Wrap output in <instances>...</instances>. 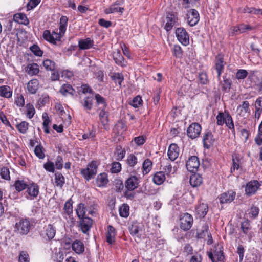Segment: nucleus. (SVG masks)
<instances>
[{"label": "nucleus", "mask_w": 262, "mask_h": 262, "mask_svg": "<svg viewBox=\"0 0 262 262\" xmlns=\"http://www.w3.org/2000/svg\"><path fill=\"white\" fill-rule=\"evenodd\" d=\"M216 124L222 126L224 123L233 133L235 132L234 125L231 116L228 112H220L216 116Z\"/></svg>", "instance_id": "obj_1"}, {"label": "nucleus", "mask_w": 262, "mask_h": 262, "mask_svg": "<svg viewBox=\"0 0 262 262\" xmlns=\"http://www.w3.org/2000/svg\"><path fill=\"white\" fill-rule=\"evenodd\" d=\"M98 166L97 162L93 161L88 165L86 168L81 170V173L87 181H89L96 174Z\"/></svg>", "instance_id": "obj_2"}, {"label": "nucleus", "mask_w": 262, "mask_h": 262, "mask_svg": "<svg viewBox=\"0 0 262 262\" xmlns=\"http://www.w3.org/2000/svg\"><path fill=\"white\" fill-rule=\"evenodd\" d=\"M15 229L22 235L27 234L31 229V224L28 219H21L15 224Z\"/></svg>", "instance_id": "obj_3"}, {"label": "nucleus", "mask_w": 262, "mask_h": 262, "mask_svg": "<svg viewBox=\"0 0 262 262\" xmlns=\"http://www.w3.org/2000/svg\"><path fill=\"white\" fill-rule=\"evenodd\" d=\"M180 221V228L184 231L189 230L191 228L193 222V217L188 213L182 214Z\"/></svg>", "instance_id": "obj_4"}, {"label": "nucleus", "mask_w": 262, "mask_h": 262, "mask_svg": "<svg viewBox=\"0 0 262 262\" xmlns=\"http://www.w3.org/2000/svg\"><path fill=\"white\" fill-rule=\"evenodd\" d=\"M176 35L179 41L184 46L189 44V36L184 28H178L176 30Z\"/></svg>", "instance_id": "obj_5"}, {"label": "nucleus", "mask_w": 262, "mask_h": 262, "mask_svg": "<svg viewBox=\"0 0 262 262\" xmlns=\"http://www.w3.org/2000/svg\"><path fill=\"white\" fill-rule=\"evenodd\" d=\"M39 193V186L32 183L28 184L26 191V198L28 200H33L37 198Z\"/></svg>", "instance_id": "obj_6"}, {"label": "nucleus", "mask_w": 262, "mask_h": 262, "mask_svg": "<svg viewBox=\"0 0 262 262\" xmlns=\"http://www.w3.org/2000/svg\"><path fill=\"white\" fill-rule=\"evenodd\" d=\"M55 234V227H54L53 225L50 224L45 225L40 233L42 237L49 240L53 239L54 237Z\"/></svg>", "instance_id": "obj_7"}, {"label": "nucleus", "mask_w": 262, "mask_h": 262, "mask_svg": "<svg viewBox=\"0 0 262 262\" xmlns=\"http://www.w3.org/2000/svg\"><path fill=\"white\" fill-rule=\"evenodd\" d=\"M200 165L199 158L196 156H192L187 161L186 166L189 171L194 172L198 171Z\"/></svg>", "instance_id": "obj_8"}, {"label": "nucleus", "mask_w": 262, "mask_h": 262, "mask_svg": "<svg viewBox=\"0 0 262 262\" xmlns=\"http://www.w3.org/2000/svg\"><path fill=\"white\" fill-rule=\"evenodd\" d=\"M201 130V126L199 123H193L189 125L187 129V135L191 139H195L199 136Z\"/></svg>", "instance_id": "obj_9"}, {"label": "nucleus", "mask_w": 262, "mask_h": 262, "mask_svg": "<svg viewBox=\"0 0 262 262\" xmlns=\"http://www.w3.org/2000/svg\"><path fill=\"white\" fill-rule=\"evenodd\" d=\"M79 219V227L81 231L84 233H88L92 226L93 220L88 217H84Z\"/></svg>", "instance_id": "obj_10"}, {"label": "nucleus", "mask_w": 262, "mask_h": 262, "mask_svg": "<svg viewBox=\"0 0 262 262\" xmlns=\"http://www.w3.org/2000/svg\"><path fill=\"white\" fill-rule=\"evenodd\" d=\"M187 16L188 23L190 26H195L199 21V14L195 9H192L188 11Z\"/></svg>", "instance_id": "obj_11"}, {"label": "nucleus", "mask_w": 262, "mask_h": 262, "mask_svg": "<svg viewBox=\"0 0 262 262\" xmlns=\"http://www.w3.org/2000/svg\"><path fill=\"white\" fill-rule=\"evenodd\" d=\"M260 186L259 182L256 180L251 181L248 182L245 187V192L248 195H251L255 193Z\"/></svg>", "instance_id": "obj_12"}, {"label": "nucleus", "mask_w": 262, "mask_h": 262, "mask_svg": "<svg viewBox=\"0 0 262 262\" xmlns=\"http://www.w3.org/2000/svg\"><path fill=\"white\" fill-rule=\"evenodd\" d=\"M236 196V192L232 190H229L220 195L219 199L221 204L230 203L232 202Z\"/></svg>", "instance_id": "obj_13"}, {"label": "nucleus", "mask_w": 262, "mask_h": 262, "mask_svg": "<svg viewBox=\"0 0 262 262\" xmlns=\"http://www.w3.org/2000/svg\"><path fill=\"white\" fill-rule=\"evenodd\" d=\"M121 5L120 2L116 1L113 3L108 8L104 9V13L108 14L111 13H119L122 14L124 10L123 7H120L119 6Z\"/></svg>", "instance_id": "obj_14"}, {"label": "nucleus", "mask_w": 262, "mask_h": 262, "mask_svg": "<svg viewBox=\"0 0 262 262\" xmlns=\"http://www.w3.org/2000/svg\"><path fill=\"white\" fill-rule=\"evenodd\" d=\"M249 80L253 83V85L257 86L258 90H262V78H259L256 75V72L250 71L248 75Z\"/></svg>", "instance_id": "obj_15"}, {"label": "nucleus", "mask_w": 262, "mask_h": 262, "mask_svg": "<svg viewBox=\"0 0 262 262\" xmlns=\"http://www.w3.org/2000/svg\"><path fill=\"white\" fill-rule=\"evenodd\" d=\"M177 21V18L174 14L168 13L165 20L166 24L164 26V29L167 31H170L176 24Z\"/></svg>", "instance_id": "obj_16"}, {"label": "nucleus", "mask_w": 262, "mask_h": 262, "mask_svg": "<svg viewBox=\"0 0 262 262\" xmlns=\"http://www.w3.org/2000/svg\"><path fill=\"white\" fill-rule=\"evenodd\" d=\"M139 180L135 176H131L128 178L125 183V187L128 190L133 191L138 187Z\"/></svg>", "instance_id": "obj_17"}, {"label": "nucleus", "mask_w": 262, "mask_h": 262, "mask_svg": "<svg viewBox=\"0 0 262 262\" xmlns=\"http://www.w3.org/2000/svg\"><path fill=\"white\" fill-rule=\"evenodd\" d=\"M214 139L212 133L210 131H207L205 133L203 137V142L204 147L205 148H209L213 144Z\"/></svg>", "instance_id": "obj_18"}, {"label": "nucleus", "mask_w": 262, "mask_h": 262, "mask_svg": "<svg viewBox=\"0 0 262 262\" xmlns=\"http://www.w3.org/2000/svg\"><path fill=\"white\" fill-rule=\"evenodd\" d=\"M179 148L176 144H171L169 146L167 155L169 159L174 161L179 156Z\"/></svg>", "instance_id": "obj_19"}, {"label": "nucleus", "mask_w": 262, "mask_h": 262, "mask_svg": "<svg viewBox=\"0 0 262 262\" xmlns=\"http://www.w3.org/2000/svg\"><path fill=\"white\" fill-rule=\"evenodd\" d=\"M208 211V207L207 204L200 203L195 208V212L198 216L200 218H203L206 215Z\"/></svg>", "instance_id": "obj_20"}, {"label": "nucleus", "mask_w": 262, "mask_h": 262, "mask_svg": "<svg viewBox=\"0 0 262 262\" xmlns=\"http://www.w3.org/2000/svg\"><path fill=\"white\" fill-rule=\"evenodd\" d=\"M116 232L115 229L111 225L107 227V232L106 234V242L110 244H113L116 239Z\"/></svg>", "instance_id": "obj_21"}, {"label": "nucleus", "mask_w": 262, "mask_h": 262, "mask_svg": "<svg viewBox=\"0 0 262 262\" xmlns=\"http://www.w3.org/2000/svg\"><path fill=\"white\" fill-rule=\"evenodd\" d=\"M129 230L133 236L139 237V232L142 230L141 225L137 222H133L129 227Z\"/></svg>", "instance_id": "obj_22"}, {"label": "nucleus", "mask_w": 262, "mask_h": 262, "mask_svg": "<svg viewBox=\"0 0 262 262\" xmlns=\"http://www.w3.org/2000/svg\"><path fill=\"white\" fill-rule=\"evenodd\" d=\"M94 41L90 38L81 39L78 41V47L81 50L89 49L93 47Z\"/></svg>", "instance_id": "obj_23"}, {"label": "nucleus", "mask_w": 262, "mask_h": 262, "mask_svg": "<svg viewBox=\"0 0 262 262\" xmlns=\"http://www.w3.org/2000/svg\"><path fill=\"white\" fill-rule=\"evenodd\" d=\"M72 248L77 254L82 253L84 251V246L82 242L80 240H75L72 243Z\"/></svg>", "instance_id": "obj_24"}, {"label": "nucleus", "mask_w": 262, "mask_h": 262, "mask_svg": "<svg viewBox=\"0 0 262 262\" xmlns=\"http://www.w3.org/2000/svg\"><path fill=\"white\" fill-rule=\"evenodd\" d=\"M39 81L36 79L30 80L27 84L28 92L32 94H35L38 89Z\"/></svg>", "instance_id": "obj_25"}, {"label": "nucleus", "mask_w": 262, "mask_h": 262, "mask_svg": "<svg viewBox=\"0 0 262 262\" xmlns=\"http://www.w3.org/2000/svg\"><path fill=\"white\" fill-rule=\"evenodd\" d=\"M189 182L193 187H197L202 183L203 179L201 175L195 173L190 177Z\"/></svg>", "instance_id": "obj_26"}, {"label": "nucleus", "mask_w": 262, "mask_h": 262, "mask_svg": "<svg viewBox=\"0 0 262 262\" xmlns=\"http://www.w3.org/2000/svg\"><path fill=\"white\" fill-rule=\"evenodd\" d=\"M96 182L98 187L105 186L108 182L107 174L106 173H102L98 175Z\"/></svg>", "instance_id": "obj_27"}, {"label": "nucleus", "mask_w": 262, "mask_h": 262, "mask_svg": "<svg viewBox=\"0 0 262 262\" xmlns=\"http://www.w3.org/2000/svg\"><path fill=\"white\" fill-rule=\"evenodd\" d=\"M105 108H102L99 113V118L105 130L109 128L108 125V114L107 113L104 111Z\"/></svg>", "instance_id": "obj_28"}, {"label": "nucleus", "mask_w": 262, "mask_h": 262, "mask_svg": "<svg viewBox=\"0 0 262 262\" xmlns=\"http://www.w3.org/2000/svg\"><path fill=\"white\" fill-rule=\"evenodd\" d=\"M165 179V174L164 173V172L159 171L154 174L152 180L155 184L159 185L163 184Z\"/></svg>", "instance_id": "obj_29"}, {"label": "nucleus", "mask_w": 262, "mask_h": 262, "mask_svg": "<svg viewBox=\"0 0 262 262\" xmlns=\"http://www.w3.org/2000/svg\"><path fill=\"white\" fill-rule=\"evenodd\" d=\"M0 96L6 98H10L12 96V91L10 86L8 85H2L0 86Z\"/></svg>", "instance_id": "obj_30"}, {"label": "nucleus", "mask_w": 262, "mask_h": 262, "mask_svg": "<svg viewBox=\"0 0 262 262\" xmlns=\"http://www.w3.org/2000/svg\"><path fill=\"white\" fill-rule=\"evenodd\" d=\"M13 20L21 24L27 25L29 24V20L26 15L23 13H17L14 15Z\"/></svg>", "instance_id": "obj_31"}, {"label": "nucleus", "mask_w": 262, "mask_h": 262, "mask_svg": "<svg viewBox=\"0 0 262 262\" xmlns=\"http://www.w3.org/2000/svg\"><path fill=\"white\" fill-rule=\"evenodd\" d=\"M26 72L29 75H35L38 73L39 70L36 63L29 64L26 68Z\"/></svg>", "instance_id": "obj_32"}, {"label": "nucleus", "mask_w": 262, "mask_h": 262, "mask_svg": "<svg viewBox=\"0 0 262 262\" xmlns=\"http://www.w3.org/2000/svg\"><path fill=\"white\" fill-rule=\"evenodd\" d=\"M224 61L222 58L217 59L215 61V69L217 73V78L220 80V76L224 69Z\"/></svg>", "instance_id": "obj_33"}, {"label": "nucleus", "mask_w": 262, "mask_h": 262, "mask_svg": "<svg viewBox=\"0 0 262 262\" xmlns=\"http://www.w3.org/2000/svg\"><path fill=\"white\" fill-rule=\"evenodd\" d=\"M237 111L239 115L244 116L249 111V103L248 101H244L243 104L238 107Z\"/></svg>", "instance_id": "obj_34"}, {"label": "nucleus", "mask_w": 262, "mask_h": 262, "mask_svg": "<svg viewBox=\"0 0 262 262\" xmlns=\"http://www.w3.org/2000/svg\"><path fill=\"white\" fill-rule=\"evenodd\" d=\"M81 104L85 111L91 110L93 106V100L92 97H86L81 101Z\"/></svg>", "instance_id": "obj_35"}, {"label": "nucleus", "mask_w": 262, "mask_h": 262, "mask_svg": "<svg viewBox=\"0 0 262 262\" xmlns=\"http://www.w3.org/2000/svg\"><path fill=\"white\" fill-rule=\"evenodd\" d=\"M152 163L150 160L146 159L144 160L142 164V173L145 175L149 172L151 170Z\"/></svg>", "instance_id": "obj_36"}, {"label": "nucleus", "mask_w": 262, "mask_h": 262, "mask_svg": "<svg viewBox=\"0 0 262 262\" xmlns=\"http://www.w3.org/2000/svg\"><path fill=\"white\" fill-rule=\"evenodd\" d=\"M215 259L219 262L223 261L224 256L223 255V247L221 246H217L214 251Z\"/></svg>", "instance_id": "obj_37"}, {"label": "nucleus", "mask_w": 262, "mask_h": 262, "mask_svg": "<svg viewBox=\"0 0 262 262\" xmlns=\"http://www.w3.org/2000/svg\"><path fill=\"white\" fill-rule=\"evenodd\" d=\"M68 18L66 16H62L60 18L59 29L62 33H65L68 25Z\"/></svg>", "instance_id": "obj_38"}, {"label": "nucleus", "mask_w": 262, "mask_h": 262, "mask_svg": "<svg viewBox=\"0 0 262 262\" xmlns=\"http://www.w3.org/2000/svg\"><path fill=\"white\" fill-rule=\"evenodd\" d=\"M76 211V214L79 219L85 217V214L87 211V209H86L83 204L80 203L78 204Z\"/></svg>", "instance_id": "obj_39"}, {"label": "nucleus", "mask_w": 262, "mask_h": 262, "mask_svg": "<svg viewBox=\"0 0 262 262\" xmlns=\"http://www.w3.org/2000/svg\"><path fill=\"white\" fill-rule=\"evenodd\" d=\"M126 162L128 166L133 167L138 162L137 157L134 154H130L127 156Z\"/></svg>", "instance_id": "obj_40"}, {"label": "nucleus", "mask_w": 262, "mask_h": 262, "mask_svg": "<svg viewBox=\"0 0 262 262\" xmlns=\"http://www.w3.org/2000/svg\"><path fill=\"white\" fill-rule=\"evenodd\" d=\"M60 92L62 95L66 96L68 94H73L74 90L70 84H64L60 88Z\"/></svg>", "instance_id": "obj_41"}, {"label": "nucleus", "mask_w": 262, "mask_h": 262, "mask_svg": "<svg viewBox=\"0 0 262 262\" xmlns=\"http://www.w3.org/2000/svg\"><path fill=\"white\" fill-rule=\"evenodd\" d=\"M114 59L118 65H122L124 63V58L121 55L120 51H117L113 53Z\"/></svg>", "instance_id": "obj_42"}, {"label": "nucleus", "mask_w": 262, "mask_h": 262, "mask_svg": "<svg viewBox=\"0 0 262 262\" xmlns=\"http://www.w3.org/2000/svg\"><path fill=\"white\" fill-rule=\"evenodd\" d=\"M203 229L199 231L197 234L198 237L199 238H205L206 236L208 237H210L211 238V235L208 232V227L207 226H204L203 227Z\"/></svg>", "instance_id": "obj_43"}, {"label": "nucleus", "mask_w": 262, "mask_h": 262, "mask_svg": "<svg viewBox=\"0 0 262 262\" xmlns=\"http://www.w3.org/2000/svg\"><path fill=\"white\" fill-rule=\"evenodd\" d=\"M28 185L23 180H17L14 183V187L17 191L20 192L27 188Z\"/></svg>", "instance_id": "obj_44"}, {"label": "nucleus", "mask_w": 262, "mask_h": 262, "mask_svg": "<svg viewBox=\"0 0 262 262\" xmlns=\"http://www.w3.org/2000/svg\"><path fill=\"white\" fill-rule=\"evenodd\" d=\"M129 207L126 204H123L119 209V213L121 216L127 217L129 215Z\"/></svg>", "instance_id": "obj_45"}, {"label": "nucleus", "mask_w": 262, "mask_h": 262, "mask_svg": "<svg viewBox=\"0 0 262 262\" xmlns=\"http://www.w3.org/2000/svg\"><path fill=\"white\" fill-rule=\"evenodd\" d=\"M26 116L29 118L31 119L34 116L35 113V110L33 104L28 103L26 105Z\"/></svg>", "instance_id": "obj_46"}, {"label": "nucleus", "mask_w": 262, "mask_h": 262, "mask_svg": "<svg viewBox=\"0 0 262 262\" xmlns=\"http://www.w3.org/2000/svg\"><path fill=\"white\" fill-rule=\"evenodd\" d=\"M55 183L57 186L61 188L64 184V178L60 172H57L55 174Z\"/></svg>", "instance_id": "obj_47"}, {"label": "nucleus", "mask_w": 262, "mask_h": 262, "mask_svg": "<svg viewBox=\"0 0 262 262\" xmlns=\"http://www.w3.org/2000/svg\"><path fill=\"white\" fill-rule=\"evenodd\" d=\"M34 153L35 155L40 159H42L45 157L43 152V148L40 145H37L34 149Z\"/></svg>", "instance_id": "obj_48"}, {"label": "nucleus", "mask_w": 262, "mask_h": 262, "mask_svg": "<svg viewBox=\"0 0 262 262\" xmlns=\"http://www.w3.org/2000/svg\"><path fill=\"white\" fill-rule=\"evenodd\" d=\"M249 73L247 70L244 69L238 70L236 74L235 77L238 80L244 79L247 76L249 75Z\"/></svg>", "instance_id": "obj_49"}, {"label": "nucleus", "mask_w": 262, "mask_h": 262, "mask_svg": "<svg viewBox=\"0 0 262 262\" xmlns=\"http://www.w3.org/2000/svg\"><path fill=\"white\" fill-rule=\"evenodd\" d=\"M173 55L177 58H181L183 55V51L179 45H174L172 49Z\"/></svg>", "instance_id": "obj_50"}, {"label": "nucleus", "mask_w": 262, "mask_h": 262, "mask_svg": "<svg viewBox=\"0 0 262 262\" xmlns=\"http://www.w3.org/2000/svg\"><path fill=\"white\" fill-rule=\"evenodd\" d=\"M1 177L6 180H10V171L8 167H3L1 169Z\"/></svg>", "instance_id": "obj_51"}, {"label": "nucleus", "mask_w": 262, "mask_h": 262, "mask_svg": "<svg viewBox=\"0 0 262 262\" xmlns=\"http://www.w3.org/2000/svg\"><path fill=\"white\" fill-rule=\"evenodd\" d=\"M29 124L26 121H22L17 125V128L22 134H25L28 129Z\"/></svg>", "instance_id": "obj_52"}, {"label": "nucleus", "mask_w": 262, "mask_h": 262, "mask_svg": "<svg viewBox=\"0 0 262 262\" xmlns=\"http://www.w3.org/2000/svg\"><path fill=\"white\" fill-rule=\"evenodd\" d=\"M95 99L98 105H102V108H105L107 106V103L105 99L100 95L97 94L95 95Z\"/></svg>", "instance_id": "obj_53"}, {"label": "nucleus", "mask_w": 262, "mask_h": 262, "mask_svg": "<svg viewBox=\"0 0 262 262\" xmlns=\"http://www.w3.org/2000/svg\"><path fill=\"white\" fill-rule=\"evenodd\" d=\"M142 100L140 96H137L135 97L132 101L129 103V104L135 108L139 107L142 105Z\"/></svg>", "instance_id": "obj_54"}, {"label": "nucleus", "mask_w": 262, "mask_h": 262, "mask_svg": "<svg viewBox=\"0 0 262 262\" xmlns=\"http://www.w3.org/2000/svg\"><path fill=\"white\" fill-rule=\"evenodd\" d=\"M43 67L48 71H52L55 68V63L51 60L47 59L43 62Z\"/></svg>", "instance_id": "obj_55"}, {"label": "nucleus", "mask_w": 262, "mask_h": 262, "mask_svg": "<svg viewBox=\"0 0 262 262\" xmlns=\"http://www.w3.org/2000/svg\"><path fill=\"white\" fill-rule=\"evenodd\" d=\"M241 228L245 234H248L251 229L250 222L248 221H245L241 223Z\"/></svg>", "instance_id": "obj_56"}, {"label": "nucleus", "mask_w": 262, "mask_h": 262, "mask_svg": "<svg viewBox=\"0 0 262 262\" xmlns=\"http://www.w3.org/2000/svg\"><path fill=\"white\" fill-rule=\"evenodd\" d=\"M112 78L116 83H118L120 86L121 85L122 82L124 80L123 75L120 73H114L112 76Z\"/></svg>", "instance_id": "obj_57"}, {"label": "nucleus", "mask_w": 262, "mask_h": 262, "mask_svg": "<svg viewBox=\"0 0 262 262\" xmlns=\"http://www.w3.org/2000/svg\"><path fill=\"white\" fill-rule=\"evenodd\" d=\"M30 49L36 56H41L43 54L42 51H41L40 48L36 45H33L30 48Z\"/></svg>", "instance_id": "obj_58"}, {"label": "nucleus", "mask_w": 262, "mask_h": 262, "mask_svg": "<svg viewBox=\"0 0 262 262\" xmlns=\"http://www.w3.org/2000/svg\"><path fill=\"white\" fill-rule=\"evenodd\" d=\"M43 37L47 41L54 44V40L53 38L54 37L52 36L49 30H46L43 32Z\"/></svg>", "instance_id": "obj_59"}, {"label": "nucleus", "mask_w": 262, "mask_h": 262, "mask_svg": "<svg viewBox=\"0 0 262 262\" xmlns=\"http://www.w3.org/2000/svg\"><path fill=\"white\" fill-rule=\"evenodd\" d=\"M242 12L245 13H248L249 14L259 15V9H256L253 7H246L243 9Z\"/></svg>", "instance_id": "obj_60"}, {"label": "nucleus", "mask_w": 262, "mask_h": 262, "mask_svg": "<svg viewBox=\"0 0 262 262\" xmlns=\"http://www.w3.org/2000/svg\"><path fill=\"white\" fill-rule=\"evenodd\" d=\"M19 262H29V255L26 251H21L19 255Z\"/></svg>", "instance_id": "obj_61"}, {"label": "nucleus", "mask_w": 262, "mask_h": 262, "mask_svg": "<svg viewBox=\"0 0 262 262\" xmlns=\"http://www.w3.org/2000/svg\"><path fill=\"white\" fill-rule=\"evenodd\" d=\"M15 104L18 107H23L25 105V99L21 95H17L15 98Z\"/></svg>", "instance_id": "obj_62"}, {"label": "nucleus", "mask_w": 262, "mask_h": 262, "mask_svg": "<svg viewBox=\"0 0 262 262\" xmlns=\"http://www.w3.org/2000/svg\"><path fill=\"white\" fill-rule=\"evenodd\" d=\"M64 209L68 214H70L73 212L72 202L71 200L66 202L64 204Z\"/></svg>", "instance_id": "obj_63"}, {"label": "nucleus", "mask_w": 262, "mask_h": 262, "mask_svg": "<svg viewBox=\"0 0 262 262\" xmlns=\"http://www.w3.org/2000/svg\"><path fill=\"white\" fill-rule=\"evenodd\" d=\"M121 169V165L120 163L116 162L112 164L111 171L112 173H118Z\"/></svg>", "instance_id": "obj_64"}]
</instances>
